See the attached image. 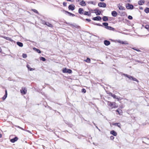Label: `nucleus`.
Masks as SVG:
<instances>
[{"label": "nucleus", "instance_id": "f257e3e1", "mask_svg": "<svg viewBox=\"0 0 149 149\" xmlns=\"http://www.w3.org/2000/svg\"><path fill=\"white\" fill-rule=\"evenodd\" d=\"M107 104L108 106V107L109 109H111L113 108H116L118 107L117 105L115 102L108 101Z\"/></svg>", "mask_w": 149, "mask_h": 149}, {"label": "nucleus", "instance_id": "f03ea898", "mask_svg": "<svg viewBox=\"0 0 149 149\" xmlns=\"http://www.w3.org/2000/svg\"><path fill=\"white\" fill-rule=\"evenodd\" d=\"M110 40L113 42H117L121 43L122 44L128 45V42L127 41H121L120 40H112L111 39Z\"/></svg>", "mask_w": 149, "mask_h": 149}, {"label": "nucleus", "instance_id": "7ed1b4c3", "mask_svg": "<svg viewBox=\"0 0 149 149\" xmlns=\"http://www.w3.org/2000/svg\"><path fill=\"white\" fill-rule=\"evenodd\" d=\"M126 8L128 9H133L134 8V6L130 3H127L126 5Z\"/></svg>", "mask_w": 149, "mask_h": 149}, {"label": "nucleus", "instance_id": "20e7f679", "mask_svg": "<svg viewBox=\"0 0 149 149\" xmlns=\"http://www.w3.org/2000/svg\"><path fill=\"white\" fill-rule=\"evenodd\" d=\"M98 6L100 7L105 8L106 7V4L104 2H100L98 3Z\"/></svg>", "mask_w": 149, "mask_h": 149}, {"label": "nucleus", "instance_id": "39448f33", "mask_svg": "<svg viewBox=\"0 0 149 149\" xmlns=\"http://www.w3.org/2000/svg\"><path fill=\"white\" fill-rule=\"evenodd\" d=\"M94 11H95V13L97 15H100L101 12L98 9L95 8Z\"/></svg>", "mask_w": 149, "mask_h": 149}, {"label": "nucleus", "instance_id": "423d86ee", "mask_svg": "<svg viewBox=\"0 0 149 149\" xmlns=\"http://www.w3.org/2000/svg\"><path fill=\"white\" fill-rule=\"evenodd\" d=\"M92 19L95 21H100L102 19V18L100 16H97L93 18Z\"/></svg>", "mask_w": 149, "mask_h": 149}, {"label": "nucleus", "instance_id": "0eeeda50", "mask_svg": "<svg viewBox=\"0 0 149 149\" xmlns=\"http://www.w3.org/2000/svg\"><path fill=\"white\" fill-rule=\"evenodd\" d=\"M117 6L119 9L121 10H125V8L123 6H122L120 4H118L117 5Z\"/></svg>", "mask_w": 149, "mask_h": 149}, {"label": "nucleus", "instance_id": "6e6552de", "mask_svg": "<svg viewBox=\"0 0 149 149\" xmlns=\"http://www.w3.org/2000/svg\"><path fill=\"white\" fill-rule=\"evenodd\" d=\"M75 6L73 4L70 5L68 6V9L72 10H73L74 9Z\"/></svg>", "mask_w": 149, "mask_h": 149}, {"label": "nucleus", "instance_id": "1a4fd4ad", "mask_svg": "<svg viewBox=\"0 0 149 149\" xmlns=\"http://www.w3.org/2000/svg\"><path fill=\"white\" fill-rule=\"evenodd\" d=\"M20 92L21 93L24 95L26 94L27 91L25 88H22V89L20 90Z\"/></svg>", "mask_w": 149, "mask_h": 149}, {"label": "nucleus", "instance_id": "9d476101", "mask_svg": "<svg viewBox=\"0 0 149 149\" xmlns=\"http://www.w3.org/2000/svg\"><path fill=\"white\" fill-rule=\"evenodd\" d=\"M104 43L106 46H108L110 44V42L109 41L105 40L104 41Z\"/></svg>", "mask_w": 149, "mask_h": 149}, {"label": "nucleus", "instance_id": "9b49d317", "mask_svg": "<svg viewBox=\"0 0 149 149\" xmlns=\"http://www.w3.org/2000/svg\"><path fill=\"white\" fill-rule=\"evenodd\" d=\"M84 10L82 8H80L79 9L78 13L79 14L81 15L84 14Z\"/></svg>", "mask_w": 149, "mask_h": 149}, {"label": "nucleus", "instance_id": "f8f14e48", "mask_svg": "<svg viewBox=\"0 0 149 149\" xmlns=\"http://www.w3.org/2000/svg\"><path fill=\"white\" fill-rule=\"evenodd\" d=\"M84 15H88L89 16H91V13L90 12H87L86 11L84 12Z\"/></svg>", "mask_w": 149, "mask_h": 149}, {"label": "nucleus", "instance_id": "ddd939ff", "mask_svg": "<svg viewBox=\"0 0 149 149\" xmlns=\"http://www.w3.org/2000/svg\"><path fill=\"white\" fill-rule=\"evenodd\" d=\"M1 37L2 38H3L4 39H6L7 40H10L11 42L13 41V40L12 39H11V38H10L7 37H6V36H1Z\"/></svg>", "mask_w": 149, "mask_h": 149}, {"label": "nucleus", "instance_id": "4468645a", "mask_svg": "<svg viewBox=\"0 0 149 149\" xmlns=\"http://www.w3.org/2000/svg\"><path fill=\"white\" fill-rule=\"evenodd\" d=\"M18 140V138L17 137H15L13 139L10 140V141L12 143H14L15 142L17 141Z\"/></svg>", "mask_w": 149, "mask_h": 149}, {"label": "nucleus", "instance_id": "2eb2a0df", "mask_svg": "<svg viewBox=\"0 0 149 149\" xmlns=\"http://www.w3.org/2000/svg\"><path fill=\"white\" fill-rule=\"evenodd\" d=\"M117 13L116 11H113L111 12V15H112L114 17H116L117 15Z\"/></svg>", "mask_w": 149, "mask_h": 149}, {"label": "nucleus", "instance_id": "dca6fc26", "mask_svg": "<svg viewBox=\"0 0 149 149\" xmlns=\"http://www.w3.org/2000/svg\"><path fill=\"white\" fill-rule=\"evenodd\" d=\"M79 4L82 6H85L86 5L85 1L83 0L81 1L80 2Z\"/></svg>", "mask_w": 149, "mask_h": 149}, {"label": "nucleus", "instance_id": "f3484780", "mask_svg": "<svg viewBox=\"0 0 149 149\" xmlns=\"http://www.w3.org/2000/svg\"><path fill=\"white\" fill-rule=\"evenodd\" d=\"M102 19L103 21L104 22H107L108 20V17L106 16H103L102 18Z\"/></svg>", "mask_w": 149, "mask_h": 149}, {"label": "nucleus", "instance_id": "a211bd4d", "mask_svg": "<svg viewBox=\"0 0 149 149\" xmlns=\"http://www.w3.org/2000/svg\"><path fill=\"white\" fill-rule=\"evenodd\" d=\"M145 2L144 0H141L139 1L138 2V4L139 5H142Z\"/></svg>", "mask_w": 149, "mask_h": 149}, {"label": "nucleus", "instance_id": "6ab92c4d", "mask_svg": "<svg viewBox=\"0 0 149 149\" xmlns=\"http://www.w3.org/2000/svg\"><path fill=\"white\" fill-rule=\"evenodd\" d=\"M123 75H124L125 76V77H127V78H128L130 80H132V78H133V77L132 76H130V75H128L127 74H123Z\"/></svg>", "mask_w": 149, "mask_h": 149}, {"label": "nucleus", "instance_id": "aec40b11", "mask_svg": "<svg viewBox=\"0 0 149 149\" xmlns=\"http://www.w3.org/2000/svg\"><path fill=\"white\" fill-rule=\"evenodd\" d=\"M7 93L6 90H5V93L3 97L2 98L3 100H4L7 97Z\"/></svg>", "mask_w": 149, "mask_h": 149}, {"label": "nucleus", "instance_id": "412c9836", "mask_svg": "<svg viewBox=\"0 0 149 149\" xmlns=\"http://www.w3.org/2000/svg\"><path fill=\"white\" fill-rule=\"evenodd\" d=\"M110 134L115 136H116L117 135L116 132L114 130H112L110 132Z\"/></svg>", "mask_w": 149, "mask_h": 149}, {"label": "nucleus", "instance_id": "4be33fe9", "mask_svg": "<svg viewBox=\"0 0 149 149\" xmlns=\"http://www.w3.org/2000/svg\"><path fill=\"white\" fill-rule=\"evenodd\" d=\"M65 12L66 13H67V14H68V15L69 16H72V17H74L75 16V15L74 14H72L71 13H70L68 11H65Z\"/></svg>", "mask_w": 149, "mask_h": 149}, {"label": "nucleus", "instance_id": "5701e85b", "mask_svg": "<svg viewBox=\"0 0 149 149\" xmlns=\"http://www.w3.org/2000/svg\"><path fill=\"white\" fill-rule=\"evenodd\" d=\"M109 95L112 97L114 99L117 98V96H116L115 95L112 93H110L109 94Z\"/></svg>", "mask_w": 149, "mask_h": 149}, {"label": "nucleus", "instance_id": "b1692460", "mask_svg": "<svg viewBox=\"0 0 149 149\" xmlns=\"http://www.w3.org/2000/svg\"><path fill=\"white\" fill-rule=\"evenodd\" d=\"M17 45L20 47H22L23 46V44L22 42H17Z\"/></svg>", "mask_w": 149, "mask_h": 149}, {"label": "nucleus", "instance_id": "393cba45", "mask_svg": "<svg viewBox=\"0 0 149 149\" xmlns=\"http://www.w3.org/2000/svg\"><path fill=\"white\" fill-rule=\"evenodd\" d=\"M113 125L115 126H118V127L120 128H121L120 127V124L119 123H113Z\"/></svg>", "mask_w": 149, "mask_h": 149}, {"label": "nucleus", "instance_id": "a878e982", "mask_svg": "<svg viewBox=\"0 0 149 149\" xmlns=\"http://www.w3.org/2000/svg\"><path fill=\"white\" fill-rule=\"evenodd\" d=\"M105 28L109 30H114V29L111 27L110 26H108L107 27H105Z\"/></svg>", "mask_w": 149, "mask_h": 149}, {"label": "nucleus", "instance_id": "bb28decb", "mask_svg": "<svg viewBox=\"0 0 149 149\" xmlns=\"http://www.w3.org/2000/svg\"><path fill=\"white\" fill-rule=\"evenodd\" d=\"M46 25L50 27L51 28H52L53 27V26L52 24H51L48 22H47Z\"/></svg>", "mask_w": 149, "mask_h": 149}, {"label": "nucleus", "instance_id": "cd10ccee", "mask_svg": "<svg viewBox=\"0 0 149 149\" xmlns=\"http://www.w3.org/2000/svg\"><path fill=\"white\" fill-rule=\"evenodd\" d=\"M88 3L89 4H92L93 5H95L96 4V2L94 1H89L88 2Z\"/></svg>", "mask_w": 149, "mask_h": 149}, {"label": "nucleus", "instance_id": "c85d7f7f", "mask_svg": "<svg viewBox=\"0 0 149 149\" xmlns=\"http://www.w3.org/2000/svg\"><path fill=\"white\" fill-rule=\"evenodd\" d=\"M65 123L66 124H67L68 125V126L70 127H71L73 126V125L72 124L70 123H69L67 121H65Z\"/></svg>", "mask_w": 149, "mask_h": 149}, {"label": "nucleus", "instance_id": "c756f323", "mask_svg": "<svg viewBox=\"0 0 149 149\" xmlns=\"http://www.w3.org/2000/svg\"><path fill=\"white\" fill-rule=\"evenodd\" d=\"M84 61L88 63H90L91 62V60L89 58H87L86 59L84 60Z\"/></svg>", "mask_w": 149, "mask_h": 149}, {"label": "nucleus", "instance_id": "7c9ffc66", "mask_svg": "<svg viewBox=\"0 0 149 149\" xmlns=\"http://www.w3.org/2000/svg\"><path fill=\"white\" fill-rule=\"evenodd\" d=\"M144 11L146 13H149V8H146L144 10Z\"/></svg>", "mask_w": 149, "mask_h": 149}, {"label": "nucleus", "instance_id": "2f4dec72", "mask_svg": "<svg viewBox=\"0 0 149 149\" xmlns=\"http://www.w3.org/2000/svg\"><path fill=\"white\" fill-rule=\"evenodd\" d=\"M132 48L133 49L135 50H136V51H137L138 52H141V51L139 50V49H136V47H132Z\"/></svg>", "mask_w": 149, "mask_h": 149}, {"label": "nucleus", "instance_id": "473e14b6", "mask_svg": "<svg viewBox=\"0 0 149 149\" xmlns=\"http://www.w3.org/2000/svg\"><path fill=\"white\" fill-rule=\"evenodd\" d=\"M72 72V70L70 69H68L67 70L66 72L68 73H71Z\"/></svg>", "mask_w": 149, "mask_h": 149}, {"label": "nucleus", "instance_id": "72a5a7b5", "mask_svg": "<svg viewBox=\"0 0 149 149\" xmlns=\"http://www.w3.org/2000/svg\"><path fill=\"white\" fill-rule=\"evenodd\" d=\"M119 114H120L122 113V111L120 109H117L116 111Z\"/></svg>", "mask_w": 149, "mask_h": 149}, {"label": "nucleus", "instance_id": "f704fd0d", "mask_svg": "<svg viewBox=\"0 0 149 149\" xmlns=\"http://www.w3.org/2000/svg\"><path fill=\"white\" fill-rule=\"evenodd\" d=\"M102 24L103 26H105V27H107L108 26V24L107 22H104L102 23Z\"/></svg>", "mask_w": 149, "mask_h": 149}, {"label": "nucleus", "instance_id": "c9c22d12", "mask_svg": "<svg viewBox=\"0 0 149 149\" xmlns=\"http://www.w3.org/2000/svg\"><path fill=\"white\" fill-rule=\"evenodd\" d=\"M40 59L41 61H46V59L44 57H40Z\"/></svg>", "mask_w": 149, "mask_h": 149}, {"label": "nucleus", "instance_id": "e433bc0d", "mask_svg": "<svg viewBox=\"0 0 149 149\" xmlns=\"http://www.w3.org/2000/svg\"><path fill=\"white\" fill-rule=\"evenodd\" d=\"M32 10L33 11V12H34V13H35L38 14H39L38 12V11L36 9H32Z\"/></svg>", "mask_w": 149, "mask_h": 149}, {"label": "nucleus", "instance_id": "4c0bfd02", "mask_svg": "<svg viewBox=\"0 0 149 149\" xmlns=\"http://www.w3.org/2000/svg\"><path fill=\"white\" fill-rule=\"evenodd\" d=\"M67 70L66 68H63L62 70V72L63 73H66Z\"/></svg>", "mask_w": 149, "mask_h": 149}, {"label": "nucleus", "instance_id": "58836bf2", "mask_svg": "<svg viewBox=\"0 0 149 149\" xmlns=\"http://www.w3.org/2000/svg\"><path fill=\"white\" fill-rule=\"evenodd\" d=\"M22 56L23 58H26L27 57V55L26 54H23L22 55Z\"/></svg>", "mask_w": 149, "mask_h": 149}, {"label": "nucleus", "instance_id": "ea45409f", "mask_svg": "<svg viewBox=\"0 0 149 149\" xmlns=\"http://www.w3.org/2000/svg\"><path fill=\"white\" fill-rule=\"evenodd\" d=\"M84 136L83 135H80L78 136L77 138L79 139H80L82 138V137H84Z\"/></svg>", "mask_w": 149, "mask_h": 149}, {"label": "nucleus", "instance_id": "a19ab883", "mask_svg": "<svg viewBox=\"0 0 149 149\" xmlns=\"http://www.w3.org/2000/svg\"><path fill=\"white\" fill-rule=\"evenodd\" d=\"M42 23L43 24H45V25H46V23L47 22H46L44 20H42Z\"/></svg>", "mask_w": 149, "mask_h": 149}, {"label": "nucleus", "instance_id": "79ce46f5", "mask_svg": "<svg viewBox=\"0 0 149 149\" xmlns=\"http://www.w3.org/2000/svg\"><path fill=\"white\" fill-rule=\"evenodd\" d=\"M86 92V90L84 88H83L81 90V92L84 93H85Z\"/></svg>", "mask_w": 149, "mask_h": 149}, {"label": "nucleus", "instance_id": "37998d69", "mask_svg": "<svg viewBox=\"0 0 149 149\" xmlns=\"http://www.w3.org/2000/svg\"><path fill=\"white\" fill-rule=\"evenodd\" d=\"M128 18L129 19H133V17L132 16L129 15L128 17Z\"/></svg>", "mask_w": 149, "mask_h": 149}, {"label": "nucleus", "instance_id": "c03bdc74", "mask_svg": "<svg viewBox=\"0 0 149 149\" xmlns=\"http://www.w3.org/2000/svg\"><path fill=\"white\" fill-rule=\"evenodd\" d=\"M132 80L134 81H136L137 82H138V81L136 78H134L133 77Z\"/></svg>", "mask_w": 149, "mask_h": 149}, {"label": "nucleus", "instance_id": "a18cd8bd", "mask_svg": "<svg viewBox=\"0 0 149 149\" xmlns=\"http://www.w3.org/2000/svg\"><path fill=\"white\" fill-rule=\"evenodd\" d=\"M145 28L148 29V30H149V25H146L145 27Z\"/></svg>", "mask_w": 149, "mask_h": 149}, {"label": "nucleus", "instance_id": "49530a36", "mask_svg": "<svg viewBox=\"0 0 149 149\" xmlns=\"http://www.w3.org/2000/svg\"><path fill=\"white\" fill-rule=\"evenodd\" d=\"M28 70H29L30 71H32L35 70V69L29 68V69H28Z\"/></svg>", "mask_w": 149, "mask_h": 149}, {"label": "nucleus", "instance_id": "de8ad7c7", "mask_svg": "<svg viewBox=\"0 0 149 149\" xmlns=\"http://www.w3.org/2000/svg\"><path fill=\"white\" fill-rule=\"evenodd\" d=\"M28 70H29L30 71H32L35 70V69L29 68V69H28Z\"/></svg>", "mask_w": 149, "mask_h": 149}, {"label": "nucleus", "instance_id": "09e8293b", "mask_svg": "<svg viewBox=\"0 0 149 149\" xmlns=\"http://www.w3.org/2000/svg\"><path fill=\"white\" fill-rule=\"evenodd\" d=\"M36 51H37V52L39 53H41V51L39 49H36Z\"/></svg>", "mask_w": 149, "mask_h": 149}, {"label": "nucleus", "instance_id": "8fccbe9b", "mask_svg": "<svg viewBox=\"0 0 149 149\" xmlns=\"http://www.w3.org/2000/svg\"><path fill=\"white\" fill-rule=\"evenodd\" d=\"M63 6H67V3L66 2H63Z\"/></svg>", "mask_w": 149, "mask_h": 149}, {"label": "nucleus", "instance_id": "3c124183", "mask_svg": "<svg viewBox=\"0 0 149 149\" xmlns=\"http://www.w3.org/2000/svg\"><path fill=\"white\" fill-rule=\"evenodd\" d=\"M93 124H94V125L96 127L97 129H98V130L100 131V130L99 129H98V127H97V126H96V125L95 123H94L93 122Z\"/></svg>", "mask_w": 149, "mask_h": 149}, {"label": "nucleus", "instance_id": "603ef678", "mask_svg": "<svg viewBox=\"0 0 149 149\" xmlns=\"http://www.w3.org/2000/svg\"><path fill=\"white\" fill-rule=\"evenodd\" d=\"M86 20L88 22H90L91 21V20L89 19H86Z\"/></svg>", "mask_w": 149, "mask_h": 149}, {"label": "nucleus", "instance_id": "864d4df0", "mask_svg": "<svg viewBox=\"0 0 149 149\" xmlns=\"http://www.w3.org/2000/svg\"><path fill=\"white\" fill-rule=\"evenodd\" d=\"M116 99H117L118 101L121 100L120 98V97H117V98H116Z\"/></svg>", "mask_w": 149, "mask_h": 149}, {"label": "nucleus", "instance_id": "5fc2aeb1", "mask_svg": "<svg viewBox=\"0 0 149 149\" xmlns=\"http://www.w3.org/2000/svg\"><path fill=\"white\" fill-rule=\"evenodd\" d=\"M114 139V137L113 136H110V139L111 140H113Z\"/></svg>", "mask_w": 149, "mask_h": 149}, {"label": "nucleus", "instance_id": "6e6d98bb", "mask_svg": "<svg viewBox=\"0 0 149 149\" xmlns=\"http://www.w3.org/2000/svg\"><path fill=\"white\" fill-rule=\"evenodd\" d=\"M26 67L28 69H29V68H30V65L28 64L27 65Z\"/></svg>", "mask_w": 149, "mask_h": 149}, {"label": "nucleus", "instance_id": "4d7b16f0", "mask_svg": "<svg viewBox=\"0 0 149 149\" xmlns=\"http://www.w3.org/2000/svg\"><path fill=\"white\" fill-rule=\"evenodd\" d=\"M96 25L100 26H102V24H96Z\"/></svg>", "mask_w": 149, "mask_h": 149}, {"label": "nucleus", "instance_id": "13d9d810", "mask_svg": "<svg viewBox=\"0 0 149 149\" xmlns=\"http://www.w3.org/2000/svg\"><path fill=\"white\" fill-rule=\"evenodd\" d=\"M67 1H70L71 2H73L74 1V0H66Z\"/></svg>", "mask_w": 149, "mask_h": 149}, {"label": "nucleus", "instance_id": "bf43d9fd", "mask_svg": "<svg viewBox=\"0 0 149 149\" xmlns=\"http://www.w3.org/2000/svg\"><path fill=\"white\" fill-rule=\"evenodd\" d=\"M18 127L20 129L23 130H24L23 128H22V127H20L18 126Z\"/></svg>", "mask_w": 149, "mask_h": 149}, {"label": "nucleus", "instance_id": "052dcab7", "mask_svg": "<svg viewBox=\"0 0 149 149\" xmlns=\"http://www.w3.org/2000/svg\"><path fill=\"white\" fill-rule=\"evenodd\" d=\"M72 25L73 26H74L75 27H77V25H73L72 24Z\"/></svg>", "mask_w": 149, "mask_h": 149}, {"label": "nucleus", "instance_id": "680f3d73", "mask_svg": "<svg viewBox=\"0 0 149 149\" xmlns=\"http://www.w3.org/2000/svg\"><path fill=\"white\" fill-rule=\"evenodd\" d=\"M139 9H143V8L142 7H140Z\"/></svg>", "mask_w": 149, "mask_h": 149}, {"label": "nucleus", "instance_id": "e2e57ef3", "mask_svg": "<svg viewBox=\"0 0 149 149\" xmlns=\"http://www.w3.org/2000/svg\"><path fill=\"white\" fill-rule=\"evenodd\" d=\"M33 49L34 50H36V49H36V48L34 47V48H33Z\"/></svg>", "mask_w": 149, "mask_h": 149}, {"label": "nucleus", "instance_id": "0e129e2a", "mask_svg": "<svg viewBox=\"0 0 149 149\" xmlns=\"http://www.w3.org/2000/svg\"><path fill=\"white\" fill-rule=\"evenodd\" d=\"M81 0H77V2H79V1H80Z\"/></svg>", "mask_w": 149, "mask_h": 149}, {"label": "nucleus", "instance_id": "69168bd1", "mask_svg": "<svg viewBox=\"0 0 149 149\" xmlns=\"http://www.w3.org/2000/svg\"><path fill=\"white\" fill-rule=\"evenodd\" d=\"M1 51H2V50H1V48L0 47V52H1Z\"/></svg>", "mask_w": 149, "mask_h": 149}, {"label": "nucleus", "instance_id": "338daca9", "mask_svg": "<svg viewBox=\"0 0 149 149\" xmlns=\"http://www.w3.org/2000/svg\"><path fill=\"white\" fill-rule=\"evenodd\" d=\"M127 1H128L129 2H130L131 1V0H127Z\"/></svg>", "mask_w": 149, "mask_h": 149}, {"label": "nucleus", "instance_id": "774afa93", "mask_svg": "<svg viewBox=\"0 0 149 149\" xmlns=\"http://www.w3.org/2000/svg\"><path fill=\"white\" fill-rule=\"evenodd\" d=\"M100 0L102 1H104V0Z\"/></svg>", "mask_w": 149, "mask_h": 149}]
</instances>
